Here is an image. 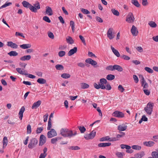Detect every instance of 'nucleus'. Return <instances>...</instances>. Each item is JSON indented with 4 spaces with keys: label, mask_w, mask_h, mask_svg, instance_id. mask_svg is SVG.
Listing matches in <instances>:
<instances>
[{
    "label": "nucleus",
    "mask_w": 158,
    "mask_h": 158,
    "mask_svg": "<svg viewBox=\"0 0 158 158\" xmlns=\"http://www.w3.org/2000/svg\"><path fill=\"white\" fill-rule=\"evenodd\" d=\"M154 103L151 102H149L147 106L144 107V110L148 115H151L153 111Z\"/></svg>",
    "instance_id": "obj_1"
},
{
    "label": "nucleus",
    "mask_w": 158,
    "mask_h": 158,
    "mask_svg": "<svg viewBox=\"0 0 158 158\" xmlns=\"http://www.w3.org/2000/svg\"><path fill=\"white\" fill-rule=\"evenodd\" d=\"M70 130L66 128H62L60 130V134L64 137H68L69 138V135L70 134Z\"/></svg>",
    "instance_id": "obj_2"
},
{
    "label": "nucleus",
    "mask_w": 158,
    "mask_h": 158,
    "mask_svg": "<svg viewBox=\"0 0 158 158\" xmlns=\"http://www.w3.org/2000/svg\"><path fill=\"white\" fill-rule=\"evenodd\" d=\"M38 141L36 139L33 138L31 139L28 145L29 148L32 149L35 147L37 144Z\"/></svg>",
    "instance_id": "obj_3"
},
{
    "label": "nucleus",
    "mask_w": 158,
    "mask_h": 158,
    "mask_svg": "<svg viewBox=\"0 0 158 158\" xmlns=\"http://www.w3.org/2000/svg\"><path fill=\"white\" fill-rule=\"evenodd\" d=\"M135 19V18L133 14L130 12L127 16L126 21L129 23H132L134 22Z\"/></svg>",
    "instance_id": "obj_4"
},
{
    "label": "nucleus",
    "mask_w": 158,
    "mask_h": 158,
    "mask_svg": "<svg viewBox=\"0 0 158 158\" xmlns=\"http://www.w3.org/2000/svg\"><path fill=\"white\" fill-rule=\"evenodd\" d=\"M96 135V132L94 130L92 131L89 134H85L84 138L86 140L93 139Z\"/></svg>",
    "instance_id": "obj_5"
},
{
    "label": "nucleus",
    "mask_w": 158,
    "mask_h": 158,
    "mask_svg": "<svg viewBox=\"0 0 158 158\" xmlns=\"http://www.w3.org/2000/svg\"><path fill=\"white\" fill-rule=\"evenodd\" d=\"M139 78H141V85L143 87V89H146L148 88V85L145 80L143 75H141L139 76Z\"/></svg>",
    "instance_id": "obj_6"
},
{
    "label": "nucleus",
    "mask_w": 158,
    "mask_h": 158,
    "mask_svg": "<svg viewBox=\"0 0 158 158\" xmlns=\"http://www.w3.org/2000/svg\"><path fill=\"white\" fill-rule=\"evenodd\" d=\"M57 133L56 131L53 129H52L50 131L47 133L48 137V138H51L57 135Z\"/></svg>",
    "instance_id": "obj_7"
},
{
    "label": "nucleus",
    "mask_w": 158,
    "mask_h": 158,
    "mask_svg": "<svg viewBox=\"0 0 158 158\" xmlns=\"http://www.w3.org/2000/svg\"><path fill=\"white\" fill-rule=\"evenodd\" d=\"M46 137L43 135H41L40 138L39 145L40 146H42L46 143Z\"/></svg>",
    "instance_id": "obj_8"
},
{
    "label": "nucleus",
    "mask_w": 158,
    "mask_h": 158,
    "mask_svg": "<svg viewBox=\"0 0 158 158\" xmlns=\"http://www.w3.org/2000/svg\"><path fill=\"white\" fill-rule=\"evenodd\" d=\"M114 117L119 118H122L124 117V114L123 112L118 111H114L112 114Z\"/></svg>",
    "instance_id": "obj_9"
},
{
    "label": "nucleus",
    "mask_w": 158,
    "mask_h": 158,
    "mask_svg": "<svg viewBox=\"0 0 158 158\" xmlns=\"http://www.w3.org/2000/svg\"><path fill=\"white\" fill-rule=\"evenodd\" d=\"M33 8H32V9L31 10L32 12H36L37 10L39 9L40 8V3L38 2L34 4V6H33Z\"/></svg>",
    "instance_id": "obj_10"
},
{
    "label": "nucleus",
    "mask_w": 158,
    "mask_h": 158,
    "mask_svg": "<svg viewBox=\"0 0 158 158\" xmlns=\"http://www.w3.org/2000/svg\"><path fill=\"white\" fill-rule=\"evenodd\" d=\"M132 35L134 36H137L138 34V31L136 27L133 25L131 30Z\"/></svg>",
    "instance_id": "obj_11"
},
{
    "label": "nucleus",
    "mask_w": 158,
    "mask_h": 158,
    "mask_svg": "<svg viewBox=\"0 0 158 158\" xmlns=\"http://www.w3.org/2000/svg\"><path fill=\"white\" fill-rule=\"evenodd\" d=\"M113 30V29L110 28L109 29L107 33V37L110 40L113 39L114 37V35L112 33Z\"/></svg>",
    "instance_id": "obj_12"
},
{
    "label": "nucleus",
    "mask_w": 158,
    "mask_h": 158,
    "mask_svg": "<svg viewBox=\"0 0 158 158\" xmlns=\"http://www.w3.org/2000/svg\"><path fill=\"white\" fill-rule=\"evenodd\" d=\"M17 71L19 74L22 75H28L27 72L24 69H22L21 68H17L16 69Z\"/></svg>",
    "instance_id": "obj_13"
},
{
    "label": "nucleus",
    "mask_w": 158,
    "mask_h": 158,
    "mask_svg": "<svg viewBox=\"0 0 158 158\" xmlns=\"http://www.w3.org/2000/svg\"><path fill=\"white\" fill-rule=\"evenodd\" d=\"M22 4L24 7L27 8H29L30 10L32 9V8H33V6L31 5L27 1H23L22 2Z\"/></svg>",
    "instance_id": "obj_14"
},
{
    "label": "nucleus",
    "mask_w": 158,
    "mask_h": 158,
    "mask_svg": "<svg viewBox=\"0 0 158 158\" xmlns=\"http://www.w3.org/2000/svg\"><path fill=\"white\" fill-rule=\"evenodd\" d=\"M127 128V126L124 124H122L118 126V129L119 131H124Z\"/></svg>",
    "instance_id": "obj_15"
},
{
    "label": "nucleus",
    "mask_w": 158,
    "mask_h": 158,
    "mask_svg": "<svg viewBox=\"0 0 158 158\" xmlns=\"http://www.w3.org/2000/svg\"><path fill=\"white\" fill-rule=\"evenodd\" d=\"M42 102L40 100H38L37 102H34L31 108L32 109H36L41 104Z\"/></svg>",
    "instance_id": "obj_16"
},
{
    "label": "nucleus",
    "mask_w": 158,
    "mask_h": 158,
    "mask_svg": "<svg viewBox=\"0 0 158 158\" xmlns=\"http://www.w3.org/2000/svg\"><path fill=\"white\" fill-rule=\"evenodd\" d=\"M7 45L8 46L10 47L11 48L14 49L17 48L18 47V45L17 44L12 41L8 42Z\"/></svg>",
    "instance_id": "obj_17"
},
{
    "label": "nucleus",
    "mask_w": 158,
    "mask_h": 158,
    "mask_svg": "<svg viewBox=\"0 0 158 158\" xmlns=\"http://www.w3.org/2000/svg\"><path fill=\"white\" fill-rule=\"evenodd\" d=\"M85 62L87 63L91 64L92 65H95L97 63V62L91 58H88L86 60Z\"/></svg>",
    "instance_id": "obj_18"
},
{
    "label": "nucleus",
    "mask_w": 158,
    "mask_h": 158,
    "mask_svg": "<svg viewBox=\"0 0 158 158\" xmlns=\"http://www.w3.org/2000/svg\"><path fill=\"white\" fill-rule=\"evenodd\" d=\"M25 110V108L24 106L22 107L20 109L19 112V118L22 120L23 116V113Z\"/></svg>",
    "instance_id": "obj_19"
},
{
    "label": "nucleus",
    "mask_w": 158,
    "mask_h": 158,
    "mask_svg": "<svg viewBox=\"0 0 158 158\" xmlns=\"http://www.w3.org/2000/svg\"><path fill=\"white\" fill-rule=\"evenodd\" d=\"M46 13L48 15L51 16L53 15L52 10L51 8L49 6L46 7Z\"/></svg>",
    "instance_id": "obj_20"
},
{
    "label": "nucleus",
    "mask_w": 158,
    "mask_h": 158,
    "mask_svg": "<svg viewBox=\"0 0 158 158\" xmlns=\"http://www.w3.org/2000/svg\"><path fill=\"white\" fill-rule=\"evenodd\" d=\"M77 51V47H74L73 49L70 50L68 53V55L69 56H71L76 53Z\"/></svg>",
    "instance_id": "obj_21"
},
{
    "label": "nucleus",
    "mask_w": 158,
    "mask_h": 158,
    "mask_svg": "<svg viewBox=\"0 0 158 158\" xmlns=\"http://www.w3.org/2000/svg\"><path fill=\"white\" fill-rule=\"evenodd\" d=\"M155 143L152 141H149L148 142L145 141L143 142V144L144 145L148 147L153 146L155 144Z\"/></svg>",
    "instance_id": "obj_22"
},
{
    "label": "nucleus",
    "mask_w": 158,
    "mask_h": 158,
    "mask_svg": "<svg viewBox=\"0 0 158 158\" xmlns=\"http://www.w3.org/2000/svg\"><path fill=\"white\" fill-rule=\"evenodd\" d=\"M111 48L112 50V52L117 57H119L120 56V54L118 51L115 49L112 46H111Z\"/></svg>",
    "instance_id": "obj_23"
},
{
    "label": "nucleus",
    "mask_w": 158,
    "mask_h": 158,
    "mask_svg": "<svg viewBox=\"0 0 158 158\" xmlns=\"http://www.w3.org/2000/svg\"><path fill=\"white\" fill-rule=\"evenodd\" d=\"M62 139V137H57L54 138L52 139H51V143L52 144H55L56 142L58 141L59 140H60Z\"/></svg>",
    "instance_id": "obj_24"
},
{
    "label": "nucleus",
    "mask_w": 158,
    "mask_h": 158,
    "mask_svg": "<svg viewBox=\"0 0 158 158\" xmlns=\"http://www.w3.org/2000/svg\"><path fill=\"white\" fill-rule=\"evenodd\" d=\"M111 145V143H100L98 144V146L99 147H101L109 146Z\"/></svg>",
    "instance_id": "obj_25"
},
{
    "label": "nucleus",
    "mask_w": 158,
    "mask_h": 158,
    "mask_svg": "<svg viewBox=\"0 0 158 158\" xmlns=\"http://www.w3.org/2000/svg\"><path fill=\"white\" fill-rule=\"evenodd\" d=\"M31 56L30 55L24 56L21 57L20 60L22 61H25L26 60H29L31 59Z\"/></svg>",
    "instance_id": "obj_26"
},
{
    "label": "nucleus",
    "mask_w": 158,
    "mask_h": 158,
    "mask_svg": "<svg viewBox=\"0 0 158 158\" xmlns=\"http://www.w3.org/2000/svg\"><path fill=\"white\" fill-rule=\"evenodd\" d=\"M20 47L22 49H25L30 48L31 45L30 44H24L20 45Z\"/></svg>",
    "instance_id": "obj_27"
},
{
    "label": "nucleus",
    "mask_w": 158,
    "mask_h": 158,
    "mask_svg": "<svg viewBox=\"0 0 158 158\" xmlns=\"http://www.w3.org/2000/svg\"><path fill=\"white\" fill-rule=\"evenodd\" d=\"M114 70H116L119 72H122L123 70L121 66L118 65H114Z\"/></svg>",
    "instance_id": "obj_28"
},
{
    "label": "nucleus",
    "mask_w": 158,
    "mask_h": 158,
    "mask_svg": "<svg viewBox=\"0 0 158 158\" xmlns=\"http://www.w3.org/2000/svg\"><path fill=\"white\" fill-rule=\"evenodd\" d=\"M144 155V152H141L135 155V156L137 158H141Z\"/></svg>",
    "instance_id": "obj_29"
},
{
    "label": "nucleus",
    "mask_w": 158,
    "mask_h": 158,
    "mask_svg": "<svg viewBox=\"0 0 158 158\" xmlns=\"http://www.w3.org/2000/svg\"><path fill=\"white\" fill-rule=\"evenodd\" d=\"M131 2L137 7H139L140 6V5L137 0H131Z\"/></svg>",
    "instance_id": "obj_30"
},
{
    "label": "nucleus",
    "mask_w": 158,
    "mask_h": 158,
    "mask_svg": "<svg viewBox=\"0 0 158 158\" xmlns=\"http://www.w3.org/2000/svg\"><path fill=\"white\" fill-rule=\"evenodd\" d=\"M55 68L57 70H62L64 69V66L61 64H57L55 65Z\"/></svg>",
    "instance_id": "obj_31"
},
{
    "label": "nucleus",
    "mask_w": 158,
    "mask_h": 158,
    "mask_svg": "<svg viewBox=\"0 0 158 158\" xmlns=\"http://www.w3.org/2000/svg\"><path fill=\"white\" fill-rule=\"evenodd\" d=\"M67 42L70 44H72L74 43V40L73 38L70 36H68L66 38Z\"/></svg>",
    "instance_id": "obj_32"
},
{
    "label": "nucleus",
    "mask_w": 158,
    "mask_h": 158,
    "mask_svg": "<svg viewBox=\"0 0 158 158\" xmlns=\"http://www.w3.org/2000/svg\"><path fill=\"white\" fill-rule=\"evenodd\" d=\"M37 81L40 84H44L46 82V81L45 79L42 78L38 79Z\"/></svg>",
    "instance_id": "obj_33"
},
{
    "label": "nucleus",
    "mask_w": 158,
    "mask_h": 158,
    "mask_svg": "<svg viewBox=\"0 0 158 158\" xmlns=\"http://www.w3.org/2000/svg\"><path fill=\"white\" fill-rule=\"evenodd\" d=\"M8 54L10 56H17L18 54V53L15 51H11L9 52L8 53Z\"/></svg>",
    "instance_id": "obj_34"
},
{
    "label": "nucleus",
    "mask_w": 158,
    "mask_h": 158,
    "mask_svg": "<svg viewBox=\"0 0 158 158\" xmlns=\"http://www.w3.org/2000/svg\"><path fill=\"white\" fill-rule=\"evenodd\" d=\"M148 24L151 27L155 28L157 26L156 24L155 23V22L153 21H150L148 23Z\"/></svg>",
    "instance_id": "obj_35"
},
{
    "label": "nucleus",
    "mask_w": 158,
    "mask_h": 158,
    "mask_svg": "<svg viewBox=\"0 0 158 158\" xmlns=\"http://www.w3.org/2000/svg\"><path fill=\"white\" fill-rule=\"evenodd\" d=\"M71 75L70 74L67 73H64L62 74L61 77L62 78L64 79H67L70 77Z\"/></svg>",
    "instance_id": "obj_36"
},
{
    "label": "nucleus",
    "mask_w": 158,
    "mask_h": 158,
    "mask_svg": "<svg viewBox=\"0 0 158 158\" xmlns=\"http://www.w3.org/2000/svg\"><path fill=\"white\" fill-rule=\"evenodd\" d=\"M7 139L6 137H4L3 138V148H4L7 145Z\"/></svg>",
    "instance_id": "obj_37"
},
{
    "label": "nucleus",
    "mask_w": 158,
    "mask_h": 158,
    "mask_svg": "<svg viewBox=\"0 0 158 158\" xmlns=\"http://www.w3.org/2000/svg\"><path fill=\"white\" fill-rule=\"evenodd\" d=\"M115 78V76L112 74H108L106 77V78L108 80L111 81L114 79Z\"/></svg>",
    "instance_id": "obj_38"
},
{
    "label": "nucleus",
    "mask_w": 158,
    "mask_h": 158,
    "mask_svg": "<svg viewBox=\"0 0 158 158\" xmlns=\"http://www.w3.org/2000/svg\"><path fill=\"white\" fill-rule=\"evenodd\" d=\"M120 134H117L116 136L118 140H119L120 138L123 137L125 135V133L123 132H120Z\"/></svg>",
    "instance_id": "obj_39"
},
{
    "label": "nucleus",
    "mask_w": 158,
    "mask_h": 158,
    "mask_svg": "<svg viewBox=\"0 0 158 158\" xmlns=\"http://www.w3.org/2000/svg\"><path fill=\"white\" fill-rule=\"evenodd\" d=\"M81 86L82 88L84 89H87L89 87V85L85 83H81Z\"/></svg>",
    "instance_id": "obj_40"
},
{
    "label": "nucleus",
    "mask_w": 158,
    "mask_h": 158,
    "mask_svg": "<svg viewBox=\"0 0 158 158\" xmlns=\"http://www.w3.org/2000/svg\"><path fill=\"white\" fill-rule=\"evenodd\" d=\"M78 128L81 133H84L86 131V128L84 126H78Z\"/></svg>",
    "instance_id": "obj_41"
},
{
    "label": "nucleus",
    "mask_w": 158,
    "mask_h": 158,
    "mask_svg": "<svg viewBox=\"0 0 158 158\" xmlns=\"http://www.w3.org/2000/svg\"><path fill=\"white\" fill-rule=\"evenodd\" d=\"M69 149L76 150L80 149V148L78 146H71L69 147Z\"/></svg>",
    "instance_id": "obj_42"
},
{
    "label": "nucleus",
    "mask_w": 158,
    "mask_h": 158,
    "mask_svg": "<svg viewBox=\"0 0 158 158\" xmlns=\"http://www.w3.org/2000/svg\"><path fill=\"white\" fill-rule=\"evenodd\" d=\"M111 11L114 15L116 16H118L119 15V12L114 9H112L111 10Z\"/></svg>",
    "instance_id": "obj_43"
},
{
    "label": "nucleus",
    "mask_w": 158,
    "mask_h": 158,
    "mask_svg": "<svg viewBox=\"0 0 158 158\" xmlns=\"http://www.w3.org/2000/svg\"><path fill=\"white\" fill-rule=\"evenodd\" d=\"M132 148L135 150H141V146L137 145H134L132 146Z\"/></svg>",
    "instance_id": "obj_44"
},
{
    "label": "nucleus",
    "mask_w": 158,
    "mask_h": 158,
    "mask_svg": "<svg viewBox=\"0 0 158 158\" xmlns=\"http://www.w3.org/2000/svg\"><path fill=\"white\" fill-rule=\"evenodd\" d=\"M81 12L84 14L87 15L90 13V12L87 9L84 8H81Z\"/></svg>",
    "instance_id": "obj_45"
},
{
    "label": "nucleus",
    "mask_w": 158,
    "mask_h": 158,
    "mask_svg": "<svg viewBox=\"0 0 158 158\" xmlns=\"http://www.w3.org/2000/svg\"><path fill=\"white\" fill-rule=\"evenodd\" d=\"M27 133L30 134L31 132V126L30 124H28L27 125Z\"/></svg>",
    "instance_id": "obj_46"
},
{
    "label": "nucleus",
    "mask_w": 158,
    "mask_h": 158,
    "mask_svg": "<svg viewBox=\"0 0 158 158\" xmlns=\"http://www.w3.org/2000/svg\"><path fill=\"white\" fill-rule=\"evenodd\" d=\"M152 156L154 158H158V152L156 151L152 152Z\"/></svg>",
    "instance_id": "obj_47"
},
{
    "label": "nucleus",
    "mask_w": 158,
    "mask_h": 158,
    "mask_svg": "<svg viewBox=\"0 0 158 158\" xmlns=\"http://www.w3.org/2000/svg\"><path fill=\"white\" fill-rule=\"evenodd\" d=\"M144 70L149 73H152L153 72V71L152 69L147 67H145L144 68Z\"/></svg>",
    "instance_id": "obj_48"
},
{
    "label": "nucleus",
    "mask_w": 158,
    "mask_h": 158,
    "mask_svg": "<svg viewBox=\"0 0 158 158\" xmlns=\"http://www.w3.org/2000/svg\"><path fill=\"white\" fill-rule=\"evenodd\" d=\"M12 4V3L10 2H6L5 3L4 5L2 6L0 8H5L7 6H10Z\"/></svg>",
    "instance_id": "obj_49"
},
{
    "label": "nucleus",
    "mask_w": 158,
    "mask_h": 158,
    "mask_svg": "<svg viewBox=\"0 0 158 158\" xmlns=\"http://www.w3.org/2000/svg\"><path fill=\"white\" fill-rule=\"evenodd\" d=\"M70 134H69V138H71L73 136L76 135L77 134V132L76 131H75L74 133H73V131L72 130H70Z\"/></svg>",
    "instance_id": "obj_50"
},
{
    "label": "nucleus",
    "mask_w": 158,
    "mask_h": 158,
    "mask_svg": "<svg viewBox=\"0 0 158 158\" xmlns=\"http://www.w3.org/2000/svg\"><path fill=\"white\" fill-rule=\"evenodd\" d=\"M65 54V52L63 51H61L58 52V55L60 57H62L64 56Z\"/></svg>",
    "instance_id": "obj_51"
},
{
    "label": "nucleus",
    "mask_w": 158,
    "mask_h": 158,
    "mask_svg": "<svg viewBox=\"0 0 158 158\" xmlns=\"http://www.w3.org/2000/svg\"><path fill=\"white\" fill-rule=\"evenodd\" d=\"M116 155L119 158H122L123 156V153L118 152L116 153Z\"/></svg>",
    "instance_id": "obj_52"
},
{
    "label": "nucleus",
    "mask_w": 158,
    "mask_h": 158,
    "mask_svg": "<svg viewBox=\"0 0 158 158\" xmlns=\"http://www.w3.org/2000/svg\"><path fill=\"white\" fill-rule=\"evenodd\" d=\"M107 81L105 78H101L100 80V83H103L104 84H106L107 83Z\"/></svg>",
    "instance_id": "obj_53"
},
{
    "label": "nucleus",
    "mask_w": 158,
    "mask_h": 158,
    "mask_svg": "<svg viewBox=\"0 0 158 158\" xmlns=\"http://www.w3.org/2000/svg\"><path fill=\"white\" fill-rule=\"evenodd\" d=\"M43 130V127H38L36 130V133L37 134H39Z\"/></svg>",
    "instance_id": "obj_54"
},
{
    "label": "nucleus",
    "mask_w": 158,
    "mask_h": 158,
    "mask_svg": "<svg viewBox=\"0 0 158 158\" xmlns=\"http://www.w3.org/2000/svg\"><path fill=\"white\" fill-rule=\"evenodd\" d=\"M106 69L108 70H111V71L114 70V66H112V65L108 66L106 68Z\"/></svg>",
    "instance_id": "obj_55"
},
{
    "label": "nucleus",
    "mask_w": 158,
    "mask_h": 158,
    "mask_svg": "<svg viewBox=\"0 0 158 158\" xmlns=\"http://www.w3.org/2000/svg\"><path fill=\"white\" fill-rule=\"evenodd\" d=\"M109 139H110V138L108 136H106L105 137H103L102 138H101L100 139V140L101 141H104L108 140L109 141Z\"/></svg>",
    "instance_id": "obj_56"
},
{
    "label": "nucleus",
    "mask_w": 158,
    "mask_h": 158,
    "mask_svg": "<svg viewBox=\"0 0 158 158\" xmlns=\"http://www.w3.org/2000/svg\"><path fill=\"white\" fill-rule=\"evenodd\" d=\"M118 89L121 92H123L124 91L125 89L121 85H119L118 87Z\"/></svg>",
    "instance_id": "obj_57"
},
{
    "label": "nucleus",
    "mask_w": 158,
    "mask_h": 158,
    "mask_svg": "<svg viewBox=\"0 0 158 158\" xmlns=\"http://www.w3.org/2000/svg\"><path fill=\"white\" fill-rule=\"evenodd\" d=\"M79 37L80 39H81V41H82V42L85 45H86L85 41V39L84 37L82 36L81 35H80L79 36Z\"/></svg>",
    "instance_id": "obj_58"
},
{
    "label": "nucleus",
    "mask_w": 158,
    "mask_h": 158,
    "mask_svg": "<svg viewBox=\"0 0 158 158\" xmlns=\"http://www.w3.org/2000/svg\"><path fill=\"white\" fill-rule=\"evenodd\" d=\"M43 19L45 21L48 23H50L51 22L50 20V19L49 17H48L47 16H45L43 18Z\"/></svg>",
    "instance_id": "obj_59"
},
{
    "label": "nucleus",
    "mask_w": 158,
    "mask_h": 158,
    "mask_svg": "<svg viewBox=\"0 0 158 158\" xmlns=\"http://www.w3.org/2000/svg\"><path fill=\"white\" fill-rule=\"evenodd\" d=\"M121 58L123 59L124 60H128L130 59V58L128 56L125 55H123L121 56Z\"/></svg>",
    "instance_id": "obj_60"
},
{
    "label": "nucleus",
    "mask_w": 158,
    "mask_h": 158,
    "mask_svg": "<svg viewBox=\"0 0 158 158\" xmlns=\"http://www.w3.org/2000/svg\"><path fill=\"white\" fill-rule=\"evenodd\" d=\"M133 78L135 83H137L139 81V79L138 77L136 75H133Z\"/></svg>",
    "instance_id": "obj_61"
},
{
    "label": "nucleus",
    "mask_w": 158,
    "mask_h": 158,
    "mask_svg": "<svg viewBox=\"0 0 158 158\" xmlns=\"http://www.w3.org/2000/svg\"><path fill=\"white\" fill-rule=\"evenodd\" d=\"M48 35L49 37L53 39L54 38V36L52 32H50L48 33Z\"/></svg>",
    "instance_id": "obj_62"
},
{
    "label": "nucleus",
    "mask_w": 158,
    "mask_h": 158,
    "mask_svg": "<svg viewBox=\"0 0 158 158\" xmlns=\"http://www.w3.org/2000/svg\"><path fill=\"white\" fill-rule=\"evenodd\" d=\"M144 94L147 95H149L150 94V92L148 90L145 89H143Z\"/></svg>",
    "instance_id": "obj_63"
},
{
    "label": "nucleus",
    "mask_w": 158,
    "mask_h": 158,
    "mask_svg": "<svg viewBox=\"0 0 158 158\" xmlns=\"http://www.w3.org/2000/svg\"><path fill=\"white\" fill-rule=\"evenodd\" d=\"M15 35L16 36H19L22 37L23 38H25V36H24L23 35V33H20L18 32H16L15 33Z\"/></svg>",
    "instance_id": "obj_64"
}]
</instances>
